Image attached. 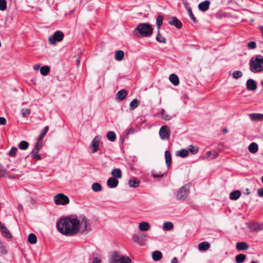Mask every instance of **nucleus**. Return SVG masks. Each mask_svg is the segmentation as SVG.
<instances>
[{
	"instance_id": "obj_31",
	"label": "nucleus",
	"mask_w": 263,
	"mask_h": 263,
	"mask_svg": "<svg viewBox=\"0 0 263 263\" xmlns=\"http://www.w3.org/2000/svg\"><path fill=\"white\" fill-rule=\"evenodd\" d=\"M165 162L167 166L169 167L171 163V155L170 151H166L165 152Z\"/></svg>"
},
{
	"instance_id": "obj_63",
	"label": "nucleus",
	"mask_w": 263,
	"mask_h": 263,
	"mask_svg": "<svg viewBox=\"0 0 263 263\" xmlns=\"http://www.w3.org/2000/svg\"><path fill=\"white\" fill-rule=\"evenodd\" d=\"M245 193L246 194H247V195L250 194V192L249 191V189H246Z\"/></svg>"
},
{
	"instance_id": "obj_49",
	"label": "nucleus",
	"mask_w": 263,
	"mask_h": 263,
	"mask_svg": "<svg viewBox=\"0 0 263 263\" xmlns=\"http://www.w3.org/2000/svg\"><path fill=\"white\" fill-rule=\"evenodd\" d=\"M189 151L193 154H195L198 152V148L193 145H190L189 147Z\"/></svg>"
},
{
	"instance_id": "obj_10",
	"label": "nucleus",
	"mask_w": 263,
	"mask_h": 263,
	"mask_svg": "<svg viewBox=\"0 0 263 263\" xmlns=\"http://www.w3.org/2000/svg\"><path fill=\"white\" fill-rule=\"evenodd\" d=\"M88 221L87 219L85 217H83L82 218V220L80 221L79 220V231H81V232L82 233H84L88 231Z\"/></svg>"
},
{
	"instance_id": "obj_6",
	"label": "nucleus",
	"mask_w": 263,
	"mask_h": 263,
	"mask_svg": "<svg viewBox=\"0 0 263 263\" xmlns=\"http://www.w3.org/2000/svg\"><path fill=\"white\" fill-rule=\"evenodd\" d=\"M146 235L143 234H135L133 236L132 240L140 246H143L146 241Z\"/></svg>"
},
{
	"instance_id": "obj_59",
	"label": "nucleus",
	"mask_w": 263,
	"mask_h": 263,
	"mask_svg": "<svg viewBox=\"0 0 263 263\" xmlns=\"http://www.w3.org/2000/svg\"><path fill=\"white\" fill-rule=\"evenodd\" d=\"M152 175L154 177H155V178H158V177L161 178L163 176V174H156L154 173H152Z\"/></svg>"
},
{
	"instance_id": "obj_19",
	"label": "nucleus",
	"mask_w": 263,
	"mask_h": 263,
	"mask_svg": "<svg viewBox=\"0 0 263 263\" xmlns=\"http://www.w3.org/2000/svg\"><path fill=\"white\" fill-rule=\"evenodd\" d=\"M210 247V244L209 242L204 241L198 245V248L200 251H205L208 250Z\"/></svg>"
},
{
	"instance_id": "obj_29",
	"label": "nucleus",
	"mask_w": 263,
	"mask_h": 263,
	"mask_svg": "<svg viewBox=\"0 0 263 263\" xmlns=\"http://www.w3.org/2000/svg\"><path fill=\"white\" fill-rule=\"evenodd\" d=\"M189 155V151L186 149H181L177 152L176 155L181 157L185 158Z\"/></svg>"
},
{
	"instance_id": "obj_15",
	"label": "nucleus",
	"mask_w": 263,
	"mask_h": 263,
	"mask_svg": "<svg viewBox=\"0 0 263 263\" xmlns=\"http://www.w3.org/2000/svg\"><path fill=\"white\" fill-rule=\"evenodd\" d=\"M89 260L92 263H101L102 258L100 255L98 253H93L90 256Z\"/></svg>"
},
{
	"instance_id": "obj_34",
	"label": "nucleus",
	"mask_w": 263,
	"mask_h": 263,
	"mask_svg": "<svg viewBox=\"0 0 263 263\" xmlns=\"http://www.w3.org/2000/svg\"><path fill=\"white\" fill-rule=\"evenodd\" d=\"M48 129H49V127L48 126H45L42 130L41 133V135H40V136L39 137V142H42L43 141V139L44 138V137L45 136V135H46L47 133L48 132Z\"/></svg>"
},
{
	"instance_id": "obj_3",
	"label": "nucleus",
	"mask_w": 263,
	"mask_h": 263,
	"mask_svg": "<svg viewBox=\"0 0 263 263\" xmlns=\"http://www.w3.org/2000/svg\"><path fill=\"white\" fill-rule=\"evenodd\" d=\"M250 70L253 73L263 71V57L258 55L250 61Z\"/></svg>"
},
{
	"instance_id": "obj_52",
	"label": "nucleus",
	"mask_w": 263,
	"mask_h": 263,
	"mask_svg": "<svg viewBox=\"0 0 263 263\" xmlns=\"http://www.w3.org/2000/svg\"><path fill=\"white\" fill-rule=\"evenodd\" d=\"M17 151V148L15 147H13L11 148V150L9 152V155L12 157L14 156Z\"/></svg>"
},
{
	"instance_id": "obj_25",
	"label": "nucleus",
	"mask_w": 263,
	"mask_h": 263,
	"mask_svg": "<svg viewBox=\"0 0 263 263\" xmlns=\"http://www.w3.org/2000/svg\"><path fill=\"white\" fill-rule=\"evenodd\" d=\"M170 81L175 85L177 86L179 83V80L178 76L175 74H171L169 78Z\"/></svg>"
},
{
	"instance_id": "obj_55",
	"label": "nucleus",
	"mask_w": 263,
	"mask_h": 263,
	"mask_svg": "<svg viewBox=\"0 0 263 263\" xmlns=\"http://www.w3.org/2000/svg\"><path fill=\"white\" fill-rule=\"evenodd\" d=\"M6 173V170L2 165H0V178L5 176Z\"/></svg>"
},
{
	"instance_id": "obj_58",
	"label": "nucleus",
	"mask_w": 263,
	"mask_h": 263,
	"mask_svg": "<svg viewBox=\"0 0 263 263\" xmlns=\"http://www.w3.org/2000/svg\"><path fill=\"white\" fill-rule=\"evenodd\" d=\"M6 124V120L4 117H0V124L5 125Z\"/></svg>"
},
{
	"instance_id": "obj_2",
	"label": "nucleus",
	"mask_w": 263,
	"mask_h": 263,
	"mask_svg": "<svg viewBox=\"0 0 263 263\" xmlns=\"http://www.w3.org/2000/svg\"><path fill=\"white\" fill-rule=\"evenodd\" d=\"M153 29L151 26L146 23H141L135 29L134 33L138 37H148L153 33Z\"/></svg>"
},
{
	"instance_id": "obj_46",
	"label": "nucleus",
	"mask_w": 263,
	"mask_h": 263,
	"mask_svg": "<svg viewBox=\"0 0 263 263\" xmlns=\"http://www.w3.org/2000/svg\"><path fill=\"white\" fill-rule=\"evenodd\" d=\"M131 259L127 256H122L119 263H131Z\"/></svg>"
},
{
	"instance_id": "obj_54",
	"label": "nucleus",
	"mask_w": 263,
	"mask_h": 263,
	"mask_svg": "<svg viewBox=\"0 0 263 263\" xmlns=\"http://www.w3.org/2000/svg\"><path fill=\"white\" fill-rule=\"evenodd\" d=\"M137 132V130L133 127L129 128L126 130V135H132L135 133Z\"/></svg>"
},
{
	"instance_id": "obj_23",
	"label": "nucleus",
	"mask_w": 263,
	"mask_h": 263,
	"mask_svg": "<svg viewBox=\"0 0 263 263\" xmlns=\"http://www.w3.org/2000/svg\"><path fill=\"white\" fill-rule=\"evenodd\" d=\"M111 175L115 178H121L122 177V173L120 168H114L111 171Z\"/></svg>"
},
{
	"instance_id": "obj_37",
	"label": "nucleus",
	"mask_w": 263,
	"mask_h": 263,
	"mask_svg": "<svg viewBox=\"0 0 263 263\" xmlns=\"http://www.w3.org/2000/svg\"><path fill=\"white\" fill-rule=\"evenodd\" d=\"M28 241L31 244H34L36 242L37 238L34 234H30L28 237Z\"/></svg>"
},
{
	"instance_id": "obj_53",
	"label": "nucleus",
	"mask_w": 263,
	"mask_h": 263,
	"mask_svg": "<svg viewBox=\"0 0 263 263\" xmlns=\"http://www.w3.org/2000/svg\"><path fill=\"white\" fill-rule=\"evenodd\" d=\"M247 47L250 49H254L256 47V44L255 42H250L248 43Z\"/></svg>"
},
{
	"instance_id": "obj_35",
	"label": "nucleus",
	"mask_w": 263,
	"mask_h": 263,
	"mask_svg": "<svg viewBox=\"0 0 263 263\" xmlns=\"http://www.w3.org/2000/svg\"><path fill=\"white\" fill-rule=\"evenodd\" d=\"M50 71V67L48 66H44L41 67L40 72L43 76H46Z\"/></svg>"
},
{
	"instance_id": "obj_24",
	"label": "nucleus",
	"mask_w": 263,
	"mask_h": 263,
	"mask_svg": "<svg viewBox=\"0 0 263 263\" xmlns=\"http://www.w3.org/2000/svg\"><path fill=\"white\" fill-rule=\"evenodd\" d=\"M248 149L250 153L255 154L258 152V145L256 143L253 142L249 145Z\"/></svg>"
},
{
	"instance_id": "obj_5",
	"label": "nucleus",
	"mask_w": 263,
	"mask_h": 263,
	"mask_svg": "<svg viewBox=\"0 0 263 263\" xmlns=\"http://www.w3.org/2000/svg\"><path fill=\"white\" fill-rule=\"evenodd\" d=\"M64 37V33L61 31H57L54 32L53 35L49 37L48 41L50 44H55L57 42H61Z\"/></svg>"
},
{
	"instance_id": "obj_30",
	"label": "nucleus",
	"mask_w": 263,
	"mask_h": 263,
	"mask_svg": "<svg viewBox=\"0 0 263 263\" xmlns=\"http://www.w3.org/2000/svg\"><path fill=\"white\" fill-rule=\"evenodd\" d=\"M160 114L162 119L165 121H169L172 118V116L166 114L164 109H162Z\"/></svg>"
},
{
	"instance_id": "obj_8",
	"label": "nucleus",
	"mask_w": 263,
	"mask_h": 263,
	"mask_svg": "<svg viewBox=\"0 0 263 263\" xmlns=\"http://www.w3.org/2000/svg\"><path fill=\"white\" fill-rule=\"evenodd\" d=\"M100 140L101 138L99 136H96L95 138L92 140L91 143L89 146L90 148L91 149V152L92 153H95L98 151L99 145Z\"/></svg>"
},
{
	"instance_id": "obj_27",
	"label": "nucleus",
	"mask_w": 263,
	"mask_h": 263,
	"mask_svg": "<svg viewBox=\"0 0 263 263\" xmlns=\"http://www.w3.org/2000/svg\"><path fill=\"white\" fill-rule=\"evenodd\" d=\"M153 259L155 261H159L162 258V254L159 251H155L152 254Z\"/></svg>"
},
{
	"instance_id": "obj_38",
	"label": "nucleus",
	"mask_w": 263,
	"mask_h": 263,
	"mask_svg": "<svg viewBox=\"0 0 263 263\" xmlns=\"http://www.w3.org/2000/svg\"><path fill=\"white\" fill-rule=\"evenodd\" d=\"M2 235L8 238H10L12 237V235L10 233L9 231L7 229V228L5 227L3 229L1 230Z\"/></svg>"
},
{
	"instance_id": "obj_62",
	"label": "nucleus",
	"mask_w": 263,
	"mask_h": 263,
	"mask_svg": "<svg viewBox=\"0 0 263 263\" xmlns=\"http://www.w3.org/2000/svg\"><path fill=\"white\" fill-rule=\"evenodd\" d=\"M218 156V154L217 152H215L214 154V155H213V157L211 159H216L217 157Z\"/></svg>"
},
{
	"instance_id": "obj_43",
	"label": "nucleus",
	"mask_w": 263,
	"mask_h": 263,
	"mask_svg": "<svg viewBox=\"0 0 263 263\" xmlns=\"http://www.w3.org/2000/svg\"><path fill=\"white\" fill-rule=\"evenodd\" d=\"M163 20V17L162 15H159L156 20V24L157 26L158 30H160V28L161 27V26L162 24Z\"/></svg>"
},
{
	"instance_id": "obj_39",
	"label": "nucleus",
	"mask_w": 263,
	"mask_h": 263,
	"mask_svg": "<svg viewBox=\"0 0 263 263\" xmlns=\"http://www.w3.org/2000/svg\"><path fill=\"white\" fill-rule=\"evenodd\" d=\"M173 228V224L171 222H165L163 224V229L164 230L170 231Z\"/></svg>"
},
{
	"instance_id": "obj_33",
	"label": "nucleus",
	"mask_w": 263,
	"mask_h": 263,
	"mask_svg": "<svg viewBox=\"0 0 263 263\" xmlns=\"http://www.w3.org/2000/svg\"><path fill=\"white\" fill-rule=\"evenodd\" d=\"M140 104V101L137 99H134L130 103V110H134L136 108H137L139 104Z\"/></svg>"
},
{
	"instance_id": "obj_7",
	"label": "nucleus",
	"mask_w": 263,
	"mask_h": 263,
	"mask_svg": "<svg viewBox=\"0 0 263 263\" xmlns=\"http://www.w3.org/2000/svg\"><path fill=\"white\" fill-rule=\"evenodd\" d=\"M189 191L187 189V184L183 185L178 191L177 194V198L178 200H184L187 197Z\"/></svg>"
},
{
	"instance_id": "obj_60",
	"label": "nucleus",
	"mask_w": 263,
	"mask_h": 263,
	"mask_svg": "<svg viewBox=\"0 0 263 263\" xmlns=\"http://www.w3.org/2000/svg\"><path fill=\"white\" fill-rule=\"evenodd\" d=\"M40 68V65L39 64H36L33 66V69L35 70H38Z\"/></svg>"
},
{
	"instance_id": "obj_61",
	"label": "nucleus",
	"mask_w": 263,
	"mask_h": 263,
	"mask_svg": "<svg viewBox=\"0 0 263 263\" xmlns=\"http://www.w3.org/2000/svg\"><path fill=\"white\" fill-rule=\"evenodd\" d=\"M172 263H178V259L177 257H174L171 261Z\"/></svg>"
},
{
	"instance_id": "obj_22",
	"label": "nucleus",
	"mask_w": 263,
	"mask_h": 263,
	"mask_svg": "<svg viewBox=\"0 0 263 263\" xmlns=\"http://www.w3.org/2000/svg\"><path fill=\"white\" fill-rule=\"evenodd\" d=\"M241 195V192L239 190H236L230 193V198L231 200H237Z\"/></svg>"
},
{
	"instance_id": "obj_21",
	"label": "nucleus",
	"mask_w": 263,
	"mask_h": 263,
	"mask_svg": "<svg viewBox=\"0 0 263 263\" xmlns=\"http://www.w3.org/2000/svg\"><path fill=\"white\" fill-rule=\"evenodd\" d=\"M250 117L252 121H262L263 120V114H250Z\"/></svg>"
},
{
	"instance_id": "obj_48",
	"label": "nucleus",
	"mask_w": 263,
	"mask_h": 263,
	"mask_svg": "<svg viewBox=\"0 0 263 263\" xmlns=\"http://www.w3.org/2000/svg\"><path fill=\"white\" fill-rule=\"evenodd\" d=\"M242 76V73L240 70H237L233 73V77L234 79H238Z\"/></svg>"
},
{
	"instance_id": "obj_45",
	"label": "nucleus",
	"mask_w": 263,
	"mask_h": 263,
	"mask_svg": "<svg viewBox=\"0 0 263 263\" xmlns=\"http://www.w3.org/2000/svg\"><path fill=\"white\" fill-rule=\"evenodd\" d=\"M21 114L23 117L26 118L31 114V110L28 108H23L21 110Z\"/></svg>"
},
{
	"instance_id": "obj_18",
	"label": "nucleus",
	"mask_w": 263,
	"mask_h": 263,
	"mask_svg": "<svg viewBox=\"0 0 263 263\" xmlns=\"http://www.w3.org/2000/svg\"><path fill=\"white\" fill-rule=\"evenodd\" d=\"M127 95V92L124 89L120 90L116 95L117 99L119 101H122L126 98Z\"/></svg>"
},
{
	"instance_id": "obj_44",
	"label": "nucleus",
	"mask_w": 263,
	"mask_h": 263,
	"mask_svg": "<svg viewBox=\"0 0 263 263\" xmlns=\"http://www.w3.org/2000/svg\"><path fill=\"white\" fill-rule=\"evenodd\" d=\"M107 139L110 141H114L116 139V135L113 132H109L107 135Z\"/></svg>"
},
{
	"instance_id": "obj_56",
	"label": "nucleus",
	"mask_w": 263,
	"mask_h": 263,
	"mask_svg": "<svg viewBox=\"0 0 263 263\" xmlns=\"http://www.w3.org/2000/svg\"><path fill=\"white\" fill-rule=\"evenodd\" d=\"M42 147V142H39V139L38 142L36 143L35 148L33 149L40 151V150L41 149Z\"/></svg>"
},
{
	"instance_id": "obj_1",
	"label": "nucleus",
	"mask_w": 263,
	"mask_h": 263,
	"mask_svg": "<svg viewBox=\"0 0 263 263\" xmlns=\"http://www.w3.org/2000/svg\"><path fill=\"white\" fill-rule=\"evenodd\" d=\"M79 220L77 218L67 217L58 221L57 226L62 234L72 236L79 231Z\"/></svg>"
},
{
	"instance_id": "obj_28",
	"label": "nucleus",
	"mask_w": 263,
	"mask_h": 263,
	"mask_svg": "<svg viewBox=\"0 0 263 263\" xmlns=\"http://www.w3.org/2000/svg\"><path fill=\"white\" fill-rule=\"evenodd\" d=\"M140 181L136 178H134L129 180L128 184L130 187H136L139 186Z\"/></svg>"
},
{
	"instance_id": "obj_12",
	"label": "nucleus",
	"mask_w": 263,
	"mask_h": 263,
	"mask_svg": "<svg viewBox=\"0 0 263 263\" xmlns=\"http://www.w3.org/2000/svg\"><path fill=\"white\" fill-rule=\"evenodd\" d=\"M168 22L170 24L175 26L178 29L182 27V25L181 22L176 17L172 16L168 18Z\"/></svg>"
},
{
	"instance_id": "obj_42",
	"label": "nucleus",
	"mask_w": 263,
	"mask_h": 263,
	"mask_svg": "<svg viewBox=\"0 0 263 263\" xmlns=\"http://www.w3.org/2000/svg\"><path fill=\"white\" fill-rule=\"evenodd\" d=\"M156 40L158 42L161 43H165L166 42L165 37L160 34V30H158V33L156 36Z\"/></svg>"
},
{
	"instance_id": "obj_16",
	"label": "nucleus",
	"mask_w": 263,
	"mask_h": 263,
	"mask_svg": "<svg viewBox=\"0 0 263 263\" xmlns=\"http://www.w3.org/2000/svg\"><path fill=\"white\" fill-rule=\"evenodd\" d=\"M210 5V2L208 0H206L203 2L200 3L198 5V8L199 10L202 11H205L209 9Z\"/></svg>"
},
{
	"instance_id": "obj_17",
	"label": "nucleus",
	"mask_w": 263,
	"mask_h": 263,
	"mask_svg": "<svg viewBox=\"0 0 263 263\" xmlns=\"http://www.w3.org/2000/svg\"><path fill=\"white\" fill-rule=\"evenodd\" d=\"M139 229L141 231H147L150 229V224L146 221H142L139 224Z\"/></svg>"
},
{
	"instance_id": "obj_20",
	"label": "nucleus",
	"mask_w": 263,
	"mask_h": 263,
	"mask_svg": "<svg viewBox=\"0 0 263 263\" xmlns=\"http://www.w3.org/2000/svg\"><path fill=\"white\" fill-rule=\"evenodd\" d=\"M248 248L249 246L246 242H238L236 243V249L238 251L246 250Z\"/></svg>"
},
{
	"instance_id": "obj_36",
	"label": "nucleus",
	"mask_w": 263,
	"mask_h": 263,
	"mask_svg": "<svg viewBox=\"0 0 263 263\" xmlns=\"http://www.w3.org/2000/svg\"><path fill=\"white\" fill-rule=\"evenodd\" d=\"M92 190L95 192H98L102 190V186L100 183L95 182L92 185Z\"/></svg>"
},
{
	"instance_id": "obj_4",
	"label": "nucleus",
	"mask_w": 263,
	"mask_h": 263,
	"mask_svg": "<svg viewBox=\"0 0 263 263\" xmlns=\"http://www.w3.org/2000/svg\"><path fill=\"white\" fill-rule=\"evenodd\" d=\"M53 200L57 205H66L69 202L68 197L62 193L57 194L54 197Z\"/></svg>"
},
{
	"instance_id": "obj_47",
	"label": "nucleus",
	"mask_w": 263,
	"mask_h": 263,
	"mask_svg": "<svg viewBox=\"0 0 263 263\" xmlns=\"http://www.w3.org/2000/svg\"><path fill=\"white\" fill-rule=\"evenodd\" d=\"M7 8V2L6 0H0V10L4 11Z\"/></svg>"
},
{
	"instance_id": "obj_26",
	"label": "nucleus",
	"mask_w": 263,
	"mask_h": 263,
	"mask_svg": "<svg viewBox=\"0 0 263 263\" xmlns=\"http://www.w3.org/2000/svg\"><path fill=\"white\" fill-rule=\"evenodd\" d=\"M124 56V53L122 50H118L115 53V59L118 61L122 60Z\"/></svg>"
},
{
	"instance_id": "obj_40",
	"label": "nucleus",
	"mask_w": 263,
	"mask_h": 263,
	"mask_svg": "<svg viewBox=\"0 0 263 263\" xmlns=\"http://www.w3.org/2000/svg\"><path fill=\"white\" fill-rule=\"evenodd\" d=\"M39 151L33 149V151L31 152V157L32 159H34L37 160H40L41 159V157L39 154Z\"/></svg>"
},
{
	"instance_id": "obj_50",
	"label": "nucleus",
	"mask_w": 263,
	"mask_h": 263,
	"mask_svg": "<svg viewBox=\"0 0 263 263\" xmlns=\"http://www.w3.org/2000/svg\"><path fill=\"white\" fill-rule=\"evenodd\" d=\"M187 10L188 13H189V15L190 18L192 20V21L194 23H196L197 22L196 18L195 16H194V15L193 14V13H192L191 8H188Z\"/></svg>"
},
{
	"instance_id": "obj_57",
	"label": "nucleus",
	"mask_w": 263,
	"mask_h": 263,
	"mask_svg": "<svg viewBox=\"0 0 263 263\" xmlns=\"http://www.w3.org/2000/svg\"><path fill=\"white\" fill-rule=\"evenodd\" d=\"M257 195L259 197H263V187L258 189L257 190Z\"/></svg>"
},
{
	"instance_id": "obj_14",
	"label": "nucleus",
	"mask_w": 263,
	"mask_h": 263,
	"mask_svg": "<svg viewBox=\"0 0 263 263\" xmlns=\"http://www.w3.org/2000/svg\"><path fill=\"white\" fill-rule=\"evenodd\" d=\"M119 183L118 180L113 177L109 178L107 181V185L110 188L116 187Z\"/></svg>"
},
{
	"instance_id": "obj_64",
	"label": "nucleus",
	"mask_w": 263,
	"mask_h": 263,
	"mask_svg": "<svg viewBox=\"0 0 263 263\" xmlns=\"http://www.w3.org/2000/svg\"><path fill=\"white\" fill-rule=\"evenodd\" d=\"M5 227L4 226V224L0 221V229L1 230L3 229Z\"/></svg>"
},
{
	"instance_id": "obj_11",
	"label": "nucleus",
	"mask_w": 263,
	"mask_h": 263,
	"mask_svg": "<svg viewBox=\"0 0 263 263\" xmlns=\"http://www.w3.org/2000/svg\"><path fill=\"white\" fill-rule=\"evenodd\" d=\"M122 256L118 251H115L110 257L109 263H119Z\"/></svg>"
},
{
	"instance_id": "obj_13",
	"label": "nucleus",
	"mask_w": 263,
	"mask_h": 263,
	"mask_svg": "<svg viewBox=\"0 0 263 263\" xmlns=\"http://www.w3.org/2000/svg\"><path fill=\"white\" fill-rule=\"evenodd\" d=\"M246 85L248 90L251 91L255 90L257 88L255 81L252 79H249L247 82Z\"/></svg>"
},
{
	"instance_id": "obj_9",
	"label": "nucleus",
	"mask_w": 263,
	"mask_h": 263,
	"mask_svg": "<svg viewBox=\"0 0 263 263\" xmlns=\"http://www.w3.org/2000/svg\"><path fill=\"white\" fill-rule=\"evenodd\" d=\"M159 135L162 139H168L170 135L169 127L166 125L162 126L159 130Z\"/></svg>"
},
{
	"instance_id": "obj_32",
	"label": "nucleus",
	"mask_w": 263,
	"mask_h": 263,
	"mask_svg": "<svg viewBox=\"0 0 263 263\" xmlns=\"http://www.w3.org/2000/svg\"><path fill=\"white\" fill-rule=\"evenodd\" d=\"M246 256L243 254H239L235 257V260L237 263H242L246 259Z\"/></svg>"
},
{
	"instance_id": "obj_41",
	"label": "nucleus",
	"mask_w": 263,
	"mask_h": 263,
	"mask_svg": "<svg viewBox=\"0 0 263 263\" xmlns=\"http://www.w3.org/2000/svg\"><path fill=\"white\" fill-rule=\"evenodd\" d=\"M29 143L26 141H21L18 145L19 148L22 150H25L27 149Z\"/></svg>"
},
{
	"instance_id": "obj_51",
	"label": "nucleus",
	"mask_w": 263,
	"mask_h": 263,
	"mask_svg": "<svg viewBox=\"0 0 263 263\" xmlns=\"http://www.w3.org/2000/svg\"><path fill=\"white\" fill-rule=\"evenodd\" d=\"M212 152L211 151H208L204 155L201 156V159L202 160H210V157L212 155Z\"/></svg>"
}]
</instances>
